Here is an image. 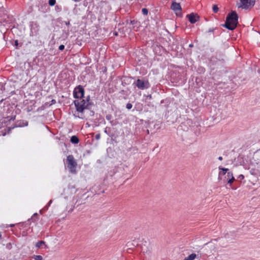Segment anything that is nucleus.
<instances>
[{"label": "nucleus", "instance_id": "nucleus-10", "mask_svg": "<svg viewBox=\"0 0 260 260\" xmlns=\"http://www.w3.org/2000/svg\"><path fill=\"white\" fill-rule=\"evenodd\" d=\"M152 47L154 53L157 55H161L166 51L165 49L157 42L153 43Z\"/></svg>", "mask_w": 260, "mask_h": 260}, {"label": "nucleus", "instance_id": "nucleus-42", "mask_svg": "<svg viewBox=\"0 0 260 260\" xmlns=\"http://www.w3.org/2000/svg\"><path fill=\"white\" fill-rule=\"evenodd\" d=\"M123 171V169L121 167H118L116 170H114V175H116L117 173L122 172Z\"/></svg>", "mask_w": 260, "mask_h": 260}, {"label": "nucleus", "instance_id": "nucleus-57", "mask_svg": "<svg viewBox=\"0 0 260 260\" xmlns=\"http://www.w3.org/2000/svg\"><path fill=\"white\" fill-rule=\"evenodd\" d=\"M42 7H44V8L47 10V9H49V8L47 4H45Z\"/></svg>", "mask_w": 260, "mask_h": 260}, {"label": "nucleus", "instance_id": "nucleus-48", "mask_svg": "<svg viewBox=\"0 0 260 260\" xmlns=\"http://www.w3.org/2000/svg\"><path fill=\"white\" fill-rule=\"evenodd\" d=\"M33 106H34V105H31L30 106H28L26 109V111L29 112H30L31 111H32L33 109V108H32Z\"/></svg>", "mask_w": 260, "mask_h": 260}, {"label": "nucleus", "instance_id": "nucleus-20", "mask_svg": "<svg viewBox=\"0 0 260 260\" xmlns=\"http://www.w3.org/2000/svg\"><path fill=\"white\" fill-rule=\"evenodd\" d=\"M171 99L170 98H167L161 101L160 105L165 108H168L171 102Z\"/></svg>", "mask_w": 260, "mask_h": 260}, {"label": "nucleus", "instance_id": "nucleus-58", "mask_svg": "<svg viewBox=\"0 0 260 260\" xmlns=\"http://www.w3.org/2000/svg\"><path fill=\"white\" fill-rule=\"evenodd\" d=\"M52 201L51 200H50V201H49V202L48 203V204H47V206H47V207H48V206H50V205H51V204L52 203Z\"/></svg>", "mask_w": 260, "mask_h": 260}, {"label": "nucleus", "instance_id": "nucleus-1", "mask_svg": "<svg viewBox=\"0 0 260 260\" xmlns=\"http://www.w3.org/2000/svg\"><path fill=\"white\" fill-rule=\"evenodd\" d=\"M239 16L235 11H232L226 17L225 23L221 25L230 30H234L238 24Z\"/></svg>", "mask_w": 260, "mask_h": 260}, {"label": "nucleus", "instance_id": "nucleus-9", "mask_svg": "<svg viewBox=\"0 0 260 260\" xmlns=\"http://www.w3.org/2000/svg\"><path fill=\"white\" fill-rule=\"evenodd\" d=\"M30 28L29 36L38 35L40 31V25L37 21H30L29 23Z\"/></svg>", "mask_w": 260, "mask_h": 260}, {"label": "nucleus", "instance_id": "nucleus-52", "mask_svg": "<svg viewBox=\"0 0 260 260\" xmlns=\"http://www.w3.org/2000/svg\"><path fill=\"white\" fill-rule=\"evenodd\" d=\"M7 126H4V123L2 122V119L0 120V129L3 127H7Z\"/></svg>", "mask_w": 260, "mask_h": 260}, {"label": "nucleus", "instance_id": "nucleus-49", "mask_svg": "<svg viewBox=\"0 0 260 260\" xmlns=\"http://www.w3.org/2000/svg\"><path fill=\"white\" fill-rule=\"evenodd\" d=\"M64 48H65L64 45L61 44V45H59V46L58 47V49L60 51H63L64 49Z\"/></svg>", "mask_w": 260, "mask_h": 260}, {"label": "nucleus", "instance_id": "nucleus-44", "mask_svg": "<svg viewBox=\"0 0 260 260\" xmlns=\"http://www.w3.org/2000/svg\"><path fill=\"white\" fill-rule=\"evenodd\" d=\"M101 72H103V74H106L107 72V68L106 67H103L101 69Z\"/></svg>", "mask_w": 260, "mask_h": 260}, {"label": "nucleus", "instance_id": "nucleus-2", "mask_svg": "<svg viewBox=\"0 0 260 260\" xmlns=\"http://www.w3.org/2000/svg\"><path fill=\"white\" fill-rule=\"evenodd\" d=\"M39 214L37 213H34L31 218L24 222H20L16 224H6L5 228H13L15 226L23 228H34L37 226V220L39 218ZM39 227V225H38Z\"/></svg>", "mask_w": 260, "mask_h": 260}, {"label": "nucleus", "instance_id": "nucleus-31", "mask_svg": "<svg viewBox=\"0 0 260 260\" xmlns=\"http://www.w3.org/2000/svg\"><path fill=\"white\" fill-rule=\"evenodd\" d=\"M45 245V242H44L43 241H38L36 244V247H37L38 248H40L42 247L43 245Z\"/></svg>", "mask_w": 260, "mask_h": 260}, {"label": "nucleus", "instance_id": "nucleus-3", "mask_svg": "<svg viewBox=\"0 0 260 260\" xmlns=\"http://www.w3.org/2000/svg\"><path fill=\"white\" fill-rule=\"evenodd\" d=\"M171 82L176 85H181L185 83L186 79L184 72L174 71L170 75Z\"/></svg>", "mask_w": 260, "mask_h": 260}, {"label": "nucleus", "instance_id": "nucleus-51", "mask_svg": "<svg viewBox=\"0 0 260 260\" xmlns=\"http://www.w3.org/2000/svg\"><path fill=\"white\" fill-rule=\"evenodd\" d=\"M43 105H44V106L45 107V108L46 107H49L51 106V105H50V103H49V102H46Z\"/></svg>", "mask_w": 260, "mask_h": 260}, {"label": "nucleus", "instance_id": "nucleus-63", "mask_svg": "<svg viewBox=\"0 0 260 260\" xmlns=\"http://www.w3.org/2000/svg\"><path fill=\"white\" fill-rule=\"evenodd\" d=\"M91 114H92V115H93L94 114V112L93 111H90Z\"/></svg>", "mask_w": 260, "mask_h": 260}, {"label": "nucleus", "instance_id": "nucleus-5", "mask_svg": "<svg viewBox=\"0 0 260 260\" xmlns=\"http://www.w3.org/2000/svg\"><path fill=\"white\" fill-rule=\"evenodd\" d=\"M66 164L69 169V172L71 174H76V168L77 166V163L73 155H69L67 156Z\"/></svg>", "mask_w": 260, "mask_h": 260}, {"label": "nucleus", "instance_id": "nucleus-45", "mask_svg": "<svg viewBox=\"0 0 260 260\" xmlns=\"http://www.w3.org/2000/svg\"><path fill=\"white\" fill-rule=\"evenodd\" d=\"M112 115L111 114H107L106 116V119L109 121V122L112 120Z\"/></svg>", "mask_w": 260, "mask_h": 260}, {"label": "nucleus", "instance_id": "nucleus-12", "mask_svg": "<svg viewBox=\"0 0 260 260\" xmlns=\"http://www.w3.org/2000/svg\"><path fill=\"white\" fill-rule=\"evenodd\" d=\"M241 5L238 7H241L243 9H248L249 7H252L254 5L255 0H240Z\"/></svg>", "mask_w": 260, "mask_h": 260}, {"label": "nucleus", "instance_id": "nucleus-15", "mask_svg": "<svg viewBox=\"0 0 260 260\" xmlns=\"http://www.w3.org/2000/svg\"><path fill=\"white\" fill-rule=\"evenodd\" d=\"M224 59L221 58L219 59L217 58L216 56H212L209 58V63L212 66L219 65L224 62Z\"/></svg>", "mask_w": 260, "mask_h": 260}, {"label": "nucleus", "instance_id": "nucleus-40", "mask_svg": "<svg viewBox=\"0 0 260 260\" xmlns=\"http://www.w3.org/2000/svg\"><path fill=\"white\" fill-rule=\"evenodd\" d=\"M33 258L35 260H42L43 259V257L41 255H34L33 256Z\"/></svg>", "mask_w": 260, "mask_h": 260}, {"label": "nucleus", "instance_id": "nucleus-60", "mask_svg": "<svg viewBox=\"0 0 260 260\" xmlns=\"http://www.w3.org/2000/svg\"><path fill=\"white\" fill-rule=\"evenodd\" d=\"M147 98H148L149 99H152V96L151 94H149L147 96Z\"/></svg>", "mask_w": 260, "mask_h": 260}, {"label": "nucleus", "instance_id": "nucleus-7", "mask_svg": "<svg viewBox=\"0 0 260 260\" xmlns=\"http://www.w3.org/2000/svg\"><path fill=\"white\" fill-rule=\"evenodd\" d=\"M85 89L83 86L78 85L76 86L73 90V95L75 99H82L84 98Z\"/></svg>", "mask_w": 260, "mask_h": 260}, {"label": "nucleus", "instance_id": "nucleus-30", "mask_svg": "<svg viewBox=\"0 0 260 260\" xmlns=\"http://www.w3.org/2000/svg\"><path fill=\"white\" fill-rule=\"evenodd\" d=\"M123 78L124 79L121 81V85L123 86H125L128 84V83L127 82V81H128V78L126 77H123Z\"/></svg>", "mask_w": 260, "mask_h": 260}, {"label": "nucleus", "instance_id": "nucleus-47", "mask_svg": "<svg viewBox=\"0 0 260 260\" xmlns=\"http://www.w3.org/2000/svg\"><path fill=\"white\" fill-rule=\"evenodd\" d=\"M45 109V107L43 105H42L41 107H39L37 110V112H39V111H43V110H44Z\"/></svg>", "mask_w": 260, "mask_h": 260}, {"label": "nucleus", "instance_id": "nucleus-41", "mask_svg": "<svg viewBox=\"0 0 260 260\" xmlns=\"http://www.w3.org/2000/svg\"><path fill=\"white\" fill-rule=\"evenodd\" d=\"M216 29H217V27H215V28H213V27H212V28H210L208 30V31H207L206 32V33H208V34H209V33H213V32H214V30H216Z\"/></svg>", "mask_w": 260, "mask_h": 260}, {"label": "nucleus", "instance_id": "nucleus-43", "mask_svg": "<svg viewBox=\"0 0 260 260\" xmlns=\"http://www.w3.org/2000/svg\"><path fill=\"white\" fill-rule=\"evenodd\" d=\"M25 46H26L32 47V46H31V40H30V38L27 40V42L25 43Z\"/></svg>", "mask_w": 260, "mask_h": 260}, {"label": "nucleus", "instance_id": "nucleus-34", "mask_svg": "<svg viewBox=\"0 0 260 260\" xmlns=\"http://www.w3.org/2000/svg\"><path fill=\"white\" fill-rule=\"evenodd\" d=\"M212 10L214 13H217L218 11H219V8H218V6L217 5H213L212 7Z\"/></svg>", "mask_w": 260, "mask_h": 260}, {"label": "nucleus", "instance_id": "nucleus-18", "mask_svg": "<svg viewBox=\"0 0 260 260\" xmlns=\"http://www.w3.org/2000/svg\"><path fill=\"white\" fill-rule=\"evenodd\" d=\"M171 9L174 11H181L182 10V8L180 3H178L174 1L172 2L171 4Z\"/></svg>", "mask_w": 260, "mask_h": 260}, {"label": "nucleus", "instance_id": "nucleus-32", "mask_svg": "<svg viewBox=\"0 0 260 260\" xmlns=\"http://www.w3.org/2000/svg\"><path fill=\"white\" fill-rule=\"evenodd\" d=\"M205 71V69L202 67H199L197 70V72L200 74H204Z\"/></svg>", "mask_w": 260, "mask_h": 260}, {"label": "nucleus", "instance_id": "nucleus-26", "mask_svg": "<svg viewBox=\"0 0 260 260\" xmlns=\"http://www.w3.org/2000/svg\"><path fill=\"white\" fill-rule=\"evenodd\" d=\"M11 132H8V127H6L4 129L0 131V136H5L6 134H9Z\"/></svg>", "mask_w": 260, "mask_h": 260}, {"label": "nucleus", "instance_id": "nucleus-8", "mask_svg": "<svg viewBox=\"0 0 260 260\" xmlns=\"http://www.w3.org/2000/svg\"><path fill=\"white\" fill-rule=\"evenodd\" d=\"M9 83H7L5 81L0 82V95H4L7 96L8 94H13L15 93L14 90L10 91L8 89L9 86ZM2 96L1 95V97Z\"/></svg>", "mask_w": 260, "mask_h": 260}, {"label": "nucleus", "instance_id": "nucleus-23", "mask_svg": "<svg viewBox=\"0 0 260 260\" xmlns=\"http://www.w3.org/2000/svg\"><path fill=\"white\" fill-rule=\"evenodd\" d=\"M139 22L136 20H133L129 21L128 19L125 20L124 22H123V24H131L134 25L133 28L135 27L134 25H137V24H139Z\"/></svg>", "mask_w": 260, "mask_h": 260}, {"label": "nucleus", "instance_id": "nucleus-21", "mask_svg": "<svg viewBox=\"0 0 260 260\" xmlns=\"http://www.w3.org/2000/svg\"><path fill=\"white\" fill-rule=\"evenodd\" d=\"M219 170H221L219 172L218 174V179H221V176H224L226 174L228 173V172H229V169L228 168H222L221 167H219Z\"/></svg>", "mask_w": 260, "mask_h": 260}, {"label": "nucleus", "instance_id": "nucleus-55", "mask_svg": "<svg viewBox=\"0 0 260 260\" xmlns=\"http://www.w3.org/2000/svg\"><path fill=\"white\" fill-rule=\"evenodd\" d=\"M238 178L240 179V180H242L244 178V176L242 174L240 175Z\"/></svg>", "mask_w": 260, "mask_h": 260}, {"label": "nucleus", "instance_id": "nucleus-19", "mask_svg": "<svg viewBox=\"0 0 260 260\" xmlns=\"http://www.w3.org/2000/svg\"><path fill=\"white\" fill-rule=\"evenodd\" d=\"M10 43L16 49H19L23 45V43H19L18 40H12L10 41Z\"/></svg>", "mask_w": 260, "mask_h": 260}, {"label": "nucleus", "instance_id": "nucleus-62", "mask_svg": "<svg viewBox=\"0 0 260 260\" xmlns=\"http://www.w3.org/2000/svg\"><path fill=\"white\" fill-rule=\"evenodd\" d=\"M6 99H2L0 100V104H1Z\"/></svg>", "mask_w": 260, "mask_h": 260}, {"label": "nucleus", "instance_id": "nucleus-56", "mask_svg": "<svg viewBox=\"0 0 260 260\" xmlns=\"http://www.w3.org/2000/svg\"><path fill=\"white\" fill-rule=\"evenodd\" d=\"M119 93H120V94H123V95H124V94H126V91H125V90H123V89L121 90L119 92Z\"/></svg>", "mask_w": 260, "mask_h": 260}, {"label": "nucleus", "instance_id": "nucleus-11", "mask_svg": "<svg viewBox=\"0 0 260 260\" xmlns=\"http://www.w3.org/2000/svg\"><path fill=\"white\" fill-rule=\"evenodd\" d=\"M28 124V122L26 120L23 119L17 120L12 126L8 127V132H11L12 129L14 128L26 126Z\"/></svg>", "mask_w": 260, "mask_h": 260}, {"label": "nucleus", "instance_id": "nucleus-36", "mask_svg": "<svg viewBox=\"0 0 260 260\" xmlns=\"http://www.w3.org/2000/svg\"><path fill=\"white\" fill-rule=\"evenodd\" d=\"M110 123L112 126H116L118 124V121L116 119L111 120Z\"/></svg>", "mask_w": 260, "mask_h": 260}, {"label": "nucleus", "instance_id": "nucleus-4", "mask_svg": "<svg viewBox=\"0 0 260 260\" xmlns=\"http://www.w3.org/2000/svg\"><path fill=\"white\" fill-rule=\"evenodd\" d=\"M73 104L76 108V111L81 113H83L85 110H90L91 106L93 105V102H86L85 101H81L76 100L73 101Z\"/></svg>", "mask_w": 260, "mask_h": 260}, {"label": "nucleus", "instance_id": "nucleus-53", "mask_svg": "<svg viewBox=\"0 0 260 260\" xmlns=\"http://www.w3.org/2000/svg\"><path fill=\"white\" fill-rule=\"evenodd\" d=\"M96 192H97L98 194H100V193H104L105 190L104 189L102 190H101V189H99L98 190L96 191Z\"/></svg>", "mask_w": 260, "mask_h": 260}, {"label": "nucleus", "instance_id": "nucleus-28", "mask_svg": "<svg viewBox=\"0 0 260 260\" xmlns=\"http://www.w3.org/2000/svg\"><path fill=\"white\" fill-rule=\"evenodd\" d=\"M60 24L62 25V28H63L62 25L63 24H65L67 27H70L71 24H70V20H68V21H61V22L59 21Z\"/></svg>", "mask_w": 260, "mask_h": 260}, {"label": "nucleus", "instance_id": "nucleus-38", "mask_svg": "<svg viewBox=\"0 0 260 260\" xmlns=\"http://www.w3.org/2000/svg\"><path fill=\"white\" fill-rule=\"evenodd\" d=\"M142 13L143 15L146 16L148 14V10L146 8H144L142 9Z\"/></svg>", "mask_w": 260, "mask_h": 260}, {"label": "nucleus", "instance_id": "nucleus-33", "mask_svg": "<svg viewBox=\"0 0 260 260\" xmlns=\"http://www.w3.org/2000/svg\"><path fill=\"white\" fill-rule=\"evenodd\" d=\"M250 173L254 176H256L257 175V170L255 169H251L250 170Z\"/></svg>", "mask_w": 260, "mask_h": 260}, {"label": "nucleus", "instance_id": "nucleus-25", "mask_svg": "<svg viewBox=\"0 0 260 260\" xmlns=\"http://www.w3.org/2000/svg\"><path fill=\"white\" fill-rule=\"evenodd\" d=\"M111 129L110 127L107 126L105 128L104 133H106L109 137H111L112 139L114 137V135L111 132Z\"/></svg>", "mask_w": 260, "mask_h": 260}, {"label": "nucleus", "instance_id": "nucleus-13", "mask_svg": "<svg viewBox=\"0 0 260 260\" xmlns=\"http://www.w3.org/2000/svg\"><path fill=\"white\" fill-rule=\"evenodd\" d=\"M30 39L31 41V46L34 47L42 46V42L40 40L38 35L30 36Z\"/></svg>", "mask_w": 260, "mask_h": 260}, {"label": "nucleus", "instance_id": "nucleus-24", "mask_svg": "<svg viewBox=\"0 0 260 260\" xmlns=\"http://www.w3.org/2000/svg\"><path fill=\"white\" fill-rule=\"evenodd\" d=\"M70 142L73 144H77L79 142V139L77 136L74 135L71 137Z\"/></svg>", "mask_w": 260, "mask_h": 260}, {"label": "nucleus", "instance_id": "nucleus-14", "mask_svg": "<svg viewBox=\"0 0 260 260\" xmlns=\"http://www.w3.org/2000/svg\"><path fill=\"white\" fill-rule=\"evenodd\" d=\"M186 18L191 24H194L200 19V17L197 13H191L186 15Z\"/></svg>", "mask_w": 260, "mask_h": 260}, {"label": "nucleus", "instance_id": "nucleus-37", "mask_svg": "<svg viewBox=\"0 0 260 260\" xmlns=\"http://www.w3.org/2000/svg\"><path fill=\"white\" fill-rule=\"evenodd\" d=\"M55 10L56 12H60L62 10V7L59 5H56L55 6Z\"/></svg>", "mask_w": 260, "mask_h": 260}, {"label": "nucleus", "instance_id": "nucleus-17", "mask_svg": "<svg viewBox=\"0 0 260 260\" xmlns=\"http://www.w3.org/2000/svg\"><path fill=\"white\" fill-rule=\"evenodd\" d=\"M225 178L226 179L227 183L229 184L230 186L235 180L232 172H228Z\"/></svg>", "mask_w": 260, "mask_h": 260}, {"label": "nucleus", "instance_id": "nucleus-6", "mask_svg": "<svg viewBox=\"0 0 260 260\" xmlns=\"http://www.w3.org/2000/svg\"><path fill=\"white\" fill-rule=\"evenodd\" d=\"M133 85L141 90L147 89L151 86L148 80L146 78L138 79L134 82Z\"/></svg>", "mask_w": 260, "mask_h": 260}, {"label": "nucleus", "instance_id": "nucleus-29", "mask_svg": "<svg viewBox=\"0 0 260 260\" xmlns=\"http://www.w3.org/2000/svg\"><path fill=\"white\" fill-rule=\"evenodd\" d=\"M128 151H131L134 154L136 153L138 151V149L136 147H132L127 149Z\"/></svg>", "mask_w": 260, "mask_h": 260}, {"label": "nucleus", "instance_id": "nucleus-35", "mask_svg": "<svg viewBox=\"0 0 260 260\" xmlns=\"http://www.w3.org/2000/svg\"><path fill=\"white\" fill-rule=\"evenodd\" d=\"M81 101H85V103H86V102H92L91 101L90 96L89 95L86 96L85 97V99H82Z\"/></svg>", "mask_w": 260, "mask_h": 260}, {"label": "nucleus", "instance_id": "nucleus-46", "mask_svg": "<svg viewBox=\"0 0 260 260\" xmlns=\"http://www.w3.org/2000/svg\"><path fill=\"white\" fill-rule=\"evenodd\" d=\"M132 107H133V105L130 103H128L126 105V108L128 110L131 109L132 108Z\"/></svg>", "mask_w": 260, "mask_h": 260}, {"label": "nucleus", "instance_id": "nucleus-64", "mask_svg": "<svg viewBox=\"0 0 260 260\" xmlns=\"http://www.w3.org/2000/svg\"><path fill=\"white\" fill-rule=\"evenodd\" d=\"M114 35H115V36H117V35H118V33H117V32H115L114 33Z\"/></svg>", "mask_w": 260, "mask_h": 260}, {"label": "nucleus", "instance_id": "nucleus-61", "mask_svg": "<svg viewBox=\"0 0 260 260\" xmlns=\"http://www.w3.org/2000/svg\"><path fill=\"white\" fill-rule=\"evenodd\" d=\"M218 160H222L223 159V158L222 156H219L218 158Z\"/></svg>", "mask_w": 260, "mask_h": 260}, {"label": "nucleus", "instance_id": "nucleus-59", "mask_svg": "<svg viewBox=\"0 0 260 260\" xmlns=\"http://www.w3.org/2000/svg\"><path fill=\"white\" fill-rule=\"evenodd\" d=\"M193 47V44L192 43L190 44L189 45V48H192Z\"/></svg>", "mask_w": 260, "mask_h": 260}, {"label": "nucleus", "instance_id": "nucleus-54", "mask_svg": "<svg viewBox=\"0 0 260 260\" xmlns=\"http://www.w3.org/2000/svg\"><path fill=\"white\" fill-rule=\"evenodd\" d=\"M55 103H56V101H55V100H54V99H52V100L51 101L50 103V104L51 106V105H53V104H55Z\"/></svg>", "mask_w": 260, "mask_h": 260}, {"label": "nucleus", "instance_id": "nucleus-50", "mask_svg": "<svg viewBox=\"0 0 260 260\" xmlns=\"http://www.w3.org/2000/svg\"><path fill=\"white\" fill-rule=\"evenodd\" d=\"M101 138V134L100 133L96 134L95 136V139L96 140H99Z\"/></svg>", "mask_w": 260, "mask_h": 260}, {"label": "nucleus", "instance_id": "nucleus-39", "mask_svg": "<svg viewBox=\"0 0 260 260\" xmlns=\"http://www.w3.org/2000/svg\"><path fill=\"white\" fill-rule=\"evenodd\" d=\"M56 4V0H49L48 4L50 6H54Z\"/></svg>", "mask_w": 260, "mask_h": 260}, {"label": "nucleus", "instance_id": "nucleus-22", "mask_svg": "<svg viewBox=\"0 0 260 260\" xmlns=\"http://www.w3.org/2000/svg\"><path fill=\"white\" fill-rule=\"evenodd\" d=\"M70 34V27H64L62 29V33L61 35V38L63 39H67Z\"/></svg>", "mask_w": 260, "mask_h": 260}, {"label": "nucleus", "instance_id": "nucleus-27", "mask_svg": "<svg viewBox=\"0 0 260 260\" xmlns=\"http://www.w3.org/2000/svg\"><path fill=\"white\" fill-rule=\"evenodd\" d=\"M197 257V255L195 253H192L185 257L184 260H194Z\"/></svg>", "mask_w": 260, "mask_h": 260}, {"label": "nucleus", "instance_id": "nucleus-16", "mask_svg": "<svg viewBox=\"0 0 260 260\" xmlns=\"http://www.w3.org/2000/svg\"><path fill=\"white\" fill-rule=\"evenodd\" d=\"M16 114L13 113L7 117H3L2 118V122L4 123V126H8L10 124L11 121H14L16 119Z\"/></svg>", "mask_w": 260, "mask_h": 260}]
</instances>
